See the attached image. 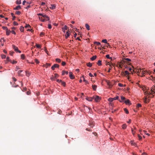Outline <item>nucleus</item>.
<instances>
[{
  "instance_id": "obj_1",
  "label": "nucleus",
  "mask_w": 155,
  "mask_h": 155,
  "mask_svg": "<svg viewBox=\"0 0 155 155\" xmlns=\"http://www.w3.org/2000/svg\"><path fill=\"white\" fill-rule=\"evenodd\" d=\"M12 46L13 48L14 49L15 51L19 53H21V51L18 50L17 47H16L14 45H12Z\"/></svg>"
},
{
  "instance_id": "obj_2",
  "label": "nucleus",
  "mask_w": 155,
  "mask_h": 155,
  "mask_svg": "<svg viewBox=\"0 0 155 155\" xmlns=\"http://www.w3.org/2000/svg\"><path fill=\"white\" fill-rule=\"evenodd\" d=\"M59 65L58 64H54L51 67V69L52 70H54L55 68H58Z\"/></svg>"
},
{
  "instance_id": "obj_3",
  "label": "nucleus",
  "mask_w": 155,
  "mask_h": 155,
  "mask_svg": "<svg viewBox=\"0 0 155 155\" xmlns=\"http://www.w3.org/2000/svg\"><path fill=\"white\" fill-rule=\"evenodd\" d=\"M89 125L91 127H93L94 125V121H90Z\"/></svg>"
},
{
  "instance_id": "obj_4",
  "label": "nucleus",
  "mask_w": 155,
  "mask_h": 155,
  "mask_svg": "<svg viewBox=\"0 0 155 155\" xmlns=\"http://www.w3.org/2000/svg\"><path fill=\"white\" fill-rule=\"evenodd\" d=\"M124 102L127 105H130L131 104L130 103V101L128 99H127L126 100H125L124 101Z\"/></svg>"
},
{
  "instance_id": "obj_5",
  "label": "nucleus",
  "mask_w": 155,
  "mask_h": 155,
  "mask_svg": "<svg viewBox=\"0 0 155 155\" xmlns=\"http://www.w3.org/2000/svg\"><path fill=\"white\" fill-rule=\"evenodd\" d=\"M69 77L71 79H74V76L73 75V73L71 72H69Z\"/></svg>"
},
{
  "instance_id": "obj_6",
  "label": "nucleus",
  "mask_w": 155,
  "mask_h": 155,
  "mask_svg": "<svg viewBox=\"0 0 155 155\" xmlns=\"http://www.w3.org/2000/svg\"><path fill=\"white\" fill-rule=\"evenodd\" d=\"M94 99L96 102H98L101 100V98L99 96H96L94 98Z\"/></svg>"
},
{
  "instance_id": "obj_7",
  "label": "nucleus",
  "mask_w": 155,
  "mask_h": 155,
  "mask_svg": "<svg viewBox=\"0 0 155 155\" xmlns=\"http://www.w3.org/2000/svg\"><path fill=\"white\" fill-rule=\"evenodd\" d=\"M70 36V33H68V31H67L65 35L66 38H67Z\"/></svg>"
},
{
  "instance_id": "obj_8",
  "label": "nucleus",
  "mask_w": 155,
  "mask_h": 155,
  "mask_svg": "<svg viewBox=\"0 0 155 155\" xmlns=\"http://www.w3.org/2000/svg\"><path fill=\"white\" fill-rule=\"evenodd\" d=\"M121 101H120V100H118L120 102H122V101H123L124 102V101H125L124 100L126 99V98L125 97H124L123 96H121Z\"/></svg>"
},
{
  "instance_id": "obj_9",
  "label": "nucleus",
  "mask_w": 155,
  "mask_h": 155,
  "mask_svg": "<svg viewBox=\"0 0 155 155\" xmlns=\"http://www.w3.org/2000/svg\"><path fill=\"white\" fill-rule=\"evenodd\" d=\"M68 29V27H67L66 25L64 26V27L62 28V31L64 32H65V30H67Z\"/></svg>"
},
{
  "instance_id": "obj_10",
  "label": "nucleus",
  "mask_w": 155,
  "mask_h": 155,
  "mask_svg": "<svg viewBox=\"0 0 155 155\" xmlns=\"http://www.w3.org/2000/svg\"><path fill=\"white\" fill-rule=\"evenodd\" d=\"M21 9V7L20 5H18L14 8V10H18Z\"/></svg>"
},
{
  "instance_id": "obj_11",
  "label": "nucleus",
  "mask_w": 155,
  "mask_h": 155,
  "mask_svg": "<svg viewBox=\"0 0 155 155\" xmlns=\"http://www.w3.org/2000/svg\"><path fill=\"white\" fill-rule=\"evenodd\" d=\"M42 16L44 18H48V20H50L48 16L47 15H42Z\"/></svg>"
},
{
  "instance_id": "obj_12",
  "label": "nucleus",
  "mask_w": 155,
  "mask_h": 155,
  "mask_svg": "<svg viewBox=\"0 0 155 155\" xmlns=\"http://www.w3.org/2000/svg\"><path fill=\"white\" fill-rule=\"evenodd\" d=\"M85 26L87 30H89L90 29V26L87 24H85Z\"/></svg>"
},
{
  "instance_id": "obj_13",
  "label": "nucleus",
  "mask_w": 155,
  "mask_h": 155,
  "mask_svg": "<svg viewBox=\"0 0 155 155\" xmlns=\"http://www.w3.org/2000/svg\"><path fill=\"white\" fill-rule=\"evenodd\" d=\"M97 58V56L96 55H94L93 56L92 58H91V59L92 61H94Z\"/></svg>"
},
{
  "instance_id": "obj_14",
  "label": "nucleus",
  "mask_w": 155,
  "mask_h": 155,
  "mask_svg": "<svg viewBox=\"0 0 155 155\" xmlns=\"http://www.w3.org/2000/svg\"><path fill=\"white\" fill-rule=\"evenodd\" d=\"M51 6L50 7V8L51 9H54L55 8V6L54 5H51Z\"/></svg>"
},
{
  "instance_id": "obj_15",
  "label": "nucleus",
  "mask_w": 155,
  "mask_h": 155,
  "mask_svg": "<svg viewBox=\"0 0 155 155\" xmlns=\"http://www.w3.org/2000/svg\"><path fill=\"white\" fill-rule=\"evenodd\" d=\"M93 98L92 97H87L86 98V99L87 100H88L89 101H91L92 100V99H93Z\"/></svg>"
},
{
  "instance_id": "obj_16",
  "label": "nucleus",
  "mask_w": 155,
  "mask_h": 155,
  "mask_svg": "<svg viewBox=\"0 0 155 155\" xmlns=\"http://www.w3.org/2000/svg\"><path fill=\"white\" fill-rule=\"evenodd\" d=\"M66 74H68V71H62V75H64Z\"/></svg>"
},
{
  "instance_id": "obj_17",
  "label": "nucleus",
  "mask_w": 155,
  "mask_h": 155,
  "mask_svg": "<svg viewBox=\"0 0 155 155\" xmlns=\"http://www.w3.org/2000/svg\"><path fill=\"white\" fill-rule=\"evenodd\" d=\"M127 126L126 124H124L122 125V128L124 129H125L126 128Z\"/></svg>"
},
{
  "instance_id": "obj_18",
  "label": "nucleus",
  "mask_w": 155,
  "mask_h": 155,
  "mask_svg": "<svg viewBox=\"0 0 155 155\" xmlns=\"http://www.w3.org/2000/svg\"><path fill=\"white\" fill-rule=\"evenodd\" d=\"M107 85L109 86L110 88H111L113 85V84L110 83H107Z\"/></svg>"
},
{
  "instance_id": "obj_19",
  "label": "nucleus",
  "mask_w": 155,
  "mask_h": 155,
  "mask_svg": "<svg viewBox=\"0 0 155 155\" xmlns=\"http://www.w3.org/2000/svg\"><path fill=\"white\" fill-rule=\"evenodd\" d=\"M6 34L7 35H9L10 33H11L10 31L8 30V29L7 30H6Z\"/></svg>"
},
{
  "instance_id": "obj_20",
  "label": "nucleus",
  "mask_w": 155,
  "mask_h": 155,
  "mask_svg": "<svg viewBox=\"0 0 155 155\" xmlns=\"http://www.w3.org/2000/svg\"><path fill=\"white\" fill-rule=\"evenodd\" d=\"M92 87L93 90L96 91L97 87V86L96 85H93Z\"/></svg>"
},
{
  "instance_id": "obj_21",
  "label": "nucleus",
  "mask_w": 155,
  "mask_h": 155,
  "mask_svg": "<svg viewBox=\"0 0 155 155\" xmlns=\"http://www.w3.org/2000/svg\"><path fill=\"white\" fill-rule=\"evenodd\" d=\"M50 66L51 64H46L44 65V67H45L46 68H47L48 67H50Z\"/></svg>"
},
{
  "instance_id": "obj_22",
  "label": "nucleus",
  "mask_w": 155,
  "mask_h": 155,
  "mask_svg": "<svg viewBox=\"0 0 155 155\" xmlns=\"http://www.w3.org/2000/svg\"><path fill=\"white\" fill-rule=\"evenodd\" d=\"M87 65L88 67H91L92 66V64L89 62L87 64Z\"/></svg>"
},
{
  "instance_id": "obj_23",
  "label": "nucleus",
  "mask_w": 155,
  "mask_h": 155,
  "mask_svg": "<svg viewBox=\"0 0 155 155\" xmlns=\"http://www.w3.org/2000/svg\"><path fill=\"white\" fill-rule=\"evenodd\" d=\"M55 61H56V62L58 63H60L61 61V60L59 58H56L55 59Z\"/></svg>"
},
{
  "instance_id": "obj_24",
  "label": "nucleus",
  "mask_w": 155,
  "mask_h": 155,
  "mask_svg": "<svg viewBox=\"0 0 155 155\" xmlns=\"http://www.w3.org/2000/svg\"><path fill=\"white\" fill-rule=\"evenodd\" d=\"M21 3V0H17L16 3L18 5H19Z\"/></svg>"
},
{
  "instance_id": "obj_25",
  "label": "nucleus",
  "mask_w": 155,
  "mask_h": 155,
  "mask_svg": "<svg viewBox=\"0 0 155 155\" xmlns=\"http://www.w3.org/2000/svg\"><path fill=\"white\" fill-rule=\"evenodd\" d=\"M39 20L42 21L44 22L46 21V19L42 18V17H39Z\"/></svg>"
},
{
  "instance_id": "obj_26",
  "label": "nucleus",
  "mask_w": 155,
  "mask_h": 155,
  "mask_svg": "<svg viewBox=\"0 0 155 155\" xmlns=\"http://www.w3.org/2000/svg\"><path fill=\"white\" fill-rule=\"evenodd\" d=\"M22 71V70H19L18 71V74L19 76H22L21 74V73Z\"/></svg>"
},
{
  "instance_id": "obj_27",
  "label": "nucleus",
  "mask_w": 155,
  "mask_h": 155,
  "mask_svg": "<svg viewBox=\"0 0 155 155\" xmlns=\"http://www.w3.org/2000/svg\"><path fill=\"white\" fill-rule=\"evenodd\" d=\"M20 31L21 32H23L24 30V28L22 26L20 27Z\"/></svg>"
},
{
  "instance_id": "obj_28",
  "label": "nucleus",
  "mask_w": 155,
  "mask_h": 155,
  "mask_svg": "<svg viewBox=\"0 0 155 155\" xmlns=\"http://www.w3.org/2000/svg\"><path fill=\"white\" fill-rule=\"evenodd\" d=\"M97 64L98 65L101 66V60H99Z\"/></svg>"
},
{
  "instance_id": "obj_29",
  "label": "nucleus",
  "mask_w": 155,
  "mask_h": 155,
  "mask_svg": "<svg viewBox=\"0 0 155 155\" xmlns=\"http://www.w3.org/2000/svg\"><path fill=\"white\" fill-rule=\"evenodd\" d=\"M130 143L132 145L135 146L136 144V143H134L133 140H131L130 141Z\"/></svg>"
},
{
  "instance_id": "obj_30",
  "label": "nucleus",
  "mask_w": 155,
  "mask_h": 155,
  "mask_svg": "<svg viewBox=\"0 0 155 155\" xmlns=\"http://www.w3.org/2000/svg\"><path fill=\"white\" fill-rule=\"evenodd\" d=\"M94 44H96L97 45H98V46L101 45L100 43L99 42H98L95 41L94 42Z\"/></svg>"
},
{
  "instance_id": "obj_31",
  "label": "nucleus",
  "mask_w": 155,
  "mask_h": 155,
  "mask_svg": "<svg viewBox=\"0 0 155 155\" xmlns=\"http://www.w3.org/2000/svg\"><path fill=\"white\" fill-rule=\"evenodd\" d=\"M124 111L126 113V114H129V111H128V110L126 108H125L124 109Z\"/></svg>"
},
{
  "instance_id": "obj_32",
  "label": "nucleus",
  "mask_w": 155,
  "mask_h": 155,
  "mask_svg": "<svg viewBox=\"0 0 155 155\" xmlns=\"http://www.w3.org/2000/svg\"><path fill=\"white\" fill-rule=\"evenodd\" d=\"M26 74L27 77H29L30 75V73L28 71H26Z\"/></svg>"
},
{
  "instance_id": "obj_33",
  "label": "nucleus",
  "mask_w": 155,
  "mask_h": 155,
  "mask_svg": "<svg viewBox=\"0 0 155 155\" xmlns=\"http://www.w3.org/2000/svg\"><path fill=\"white\" fill-rule=\"evenodd\" d=\"M15 13L16 15H19L21 14V12L20 11H17L15 12Z\"/></svg>"
},
{
  "instance_id": "obj_34",
  "label": "nucleus",
  "mask_w": 155,
  "mask_h": 155,
  "mask_svg": "<svg viewBox=\"0 0 155 155\" xmlns=\"http://www.w3.org/2000/svg\"><path fill=\"white\" fill-rule=\"evenodd\" d=\"M61 82V85H63L64 87H65L66 85V83L62 81Z\"/></svg>"
},
{
  "instance_id": "obj_35",
  "label": "nucleus",
  "mask_w": 155,
  "mask_h": 155,
  "mask_svg": "<svg viewBox=\"0 0 155 155\" xmlns=\"http://www.w3.org/2000/svg\"><path fill=\"white\" fill-rule=\"evenodd\" d=\"M147 98L146 97L144 100V102L146 103H147L148 102V101H147Z\"/></svg>"
},
{
  "instance_id": "obj_36",
  "label": "nucleus",
  "mask_w": 155,
  "mask_h": 155,
  "mask_svg": "<svg viewBox=\"0 0 155 155\" xmlns=\"http://www.w3.org/2000/svg\"><path fill=\"white\" fill-rule=\"evenodd\" d=\"M119 98V97L118 96H117V97H114L113 98V99L114 100H118Z\"/></svg>"
},
{
  "instance_id": "obj_37",
  "label": "nucleus",
  "mask_w": 155,
  "mask_h": 155,
  "mask_svg": "<svg viewBox=\"0 0 155 155\" xmlns=\"http://www.w3.org/2000/svg\"><path fill=\"white\" fill-rule=\"evenodd\" d=\"M102 42L105 43H107V40L106 39L103 40L102 41Z\"/></svg>"
},
{
  "instance_id": "obj_38",
  "label": "nucleus",
  "mask_w": 155,
  "mask_h": 155,
  "mask_svg": "<svg viewBox=\"0 0 155 155\" xmlns=\"http://www.w3.org/2000/svg\"><path fill=\"white\" fill-rule=\"evenodd\" d=\"M131 131L132 134L134 136L136 133V132L135 131H134L133 129L132 128H131Z\"/></svg>"
},
{
  "instance_id": "obj_39",
  "label": "nucleus",
  "mask_w": 155,
  "mask_h": 155,
  "mask_svg": "<svg viewBox=\"0 0 155 155\" xmlns=\"http://www.w3.org/2000/svg\"><path fill=\"white\" fill-rule=\"evenodd\" d=\"M124 60L128 61H131V60L128 58H124Z\"/></svg>"
},
{
  "instance_id": "obj_40",
  "label": "nucleus",
  "mask_w": 155,
  "mask_h": 155,
  "mask_svg": "<svg viewBox=\"0 0 155 155\" xmlns=\"http://www.w3.org/2000/svg\"><path fill=\"white\" fill-rule=\"evenodd\" d=\"M141 106V104H138L137 105V106H136V107H137V108H139V107H140Z\"/></svg>"
},
{
  "instance_id": "obj_41",
  "label": "nucleus",
  "mask_w": 155,
  "mask_h": 155,
  "mask_svg": "<svg viewBox=\"0 0 155 155\" xmlns=\"http://www.w3.org/2000/svg\"><path fill=\"white\" fill-rule=\"evenodd\" d=\"M1 57L2 59H5V58L6 56L5 55L2 54L1 55Z\"/></svg>"
},
{
  "instance_id": "obj_42",
  "label": "nucleus",
  "mask_w": 155,
  "mask_h": 155,
  "mask_svg": "<svg viewBox=\"0 0 155 155\" xmlns=\"http://www.w3.org/2000/svg\"><path fill=\"white\" fill-rule=\"evenodd\" d=\"M13 23L14 25L15 26L17 25H18V23L17 22L15 21H14L13 22Z\"/></svg>"
},
{
  "instance_id": "obj_43",
  "label": "nucleus",
  "mask_w": 155,
  "mask_h": 155,
  "mask_svg": "<svg viewBox=\"0 0 155 155\" xmlns=\"http://www.w3.org/2000/svg\"><path fill=\"white\" fill-rule=\"evenodd\" d=\"M125 74H124V73H123V74H125L126 75H128L129 74V73L127 71H126L124 72Z\"/></svg>"
},
{
  "instance_id": "obj_44",
  "label": "nucleus",
  "mask_w": 155,
  "mask_h": 155,
  "mask_svg": "<svg viewBox=\"0 0 155 155\" xmlns=\"http://www.w3.org/2000/svg\"><path fill=\"white\" fill-rule=\"evenodd\" d=\"M83 81L85 82L86 83L88 84V81L85 79L84 76H83Z\"/></svg>"
},
{
  "instance_id": "obj_45",
  "label": "nucleus",
  "mask_w": 155,
  "mask_h": 155,
  "mask_svg": "<svg viewBox=\"0 0 155 155\" xmlns=\"http://www.w3.org/2000/svg\"><path fill=\"white\" fill-rule=\"evenodd\" d=\"M108 100L110 102H112L114 100L113 99V98H109L108 99Z\"/></svg>"
},
{
  "instance_id": "obj_46",
  "label": "nucleus",
  "mask_w": 155,
  "mask_h": 155,
  "mask_svg": "<svg viewBox=\"0 0 155 155\" xmlns=\"http://www.w3.org/2000/svg\"><path fill=\"white\" fill-rule=\"evenodd\" d=\"M0 41L1 42H4L5 41V40L4 38H2L1 39Z\"/></svg>"
},
{
  "instance_id": "obj_47",
  "label": "nucleus",
  "mask_w": 155,
  "mask_h": 155,
  "mask_svg": "<svg viewBox=\"0 0 155 155\" xmlns=\"http://www.w3.org/2000/svg\"><path fill=\"white\" fill-rule=\"evenodd\" d=\"M106 57L107 58L109 59H112V58L111 57H110V56L109 54H107L106 56Z\"/></svg>"
},
{
  "instance_id": "obj_48",
  "label": "nucleus",
  "mask_w": 155,
  "mask_h": 155,
  "mask_svg": "<svg viewBox=\"0 0 155 155\" xmlns=\"http://www.w3.org/2000/svg\"><path fill=\"white\" fill-rule=\"evenodd\" d=\"M36 47L38 48H41V46L39 44H36Z\"/></svg>"
},
{
  "instance_id": "obj_49",
  "label": "nucleus",
  "mask_w": 155,
  "mask_h": 155,
  "mask_svg": "<svg viewBox=\"0 0 155 155\" xmlns=\"http://www.w3.org/2000/svg\"><path fill=\"white\" fill-rule=\"evenodd\" d=\"M2 28L3 29L5 30H7L8 29L7 27L3 26L2 27Z\"/></svg>"
},
{
  "instance_id": "obj_50",
  "label": "nucleus",
  "mask_w": 155,
  "mask_h": 155,
  "mask_svg": "<svg viewBox=\"0 0 155 155\" xmlns=\"http://www.w3.org/2000/svg\"><path fill=\"white\" fill-rule=\"evenodd\" d=\"M145 72L146 73H147V71H142V76H144V74L145 73Z\"/></svg>"
},
{
  "instance_id": "obj_51",
  "label": "nucleus",
  "mask_w": 155,
  "mask_h": 155,
  "mask_svg": "<svg viewBox=\"0 0 155 155\" xmlns=\"http://www.w3.org/2000/svg\"><path fill=\"white\" fill-rule=\"evenodd\" d=\"M21 58L22 59H24L25 55L23 54H22L21 55Z\"/></svg>"
},
{
  "instance_id": "obj_52",
  "label": "nucleus",
  "mask_w": 155,
  "mask_h": 155,
  "mask_svg": "<svg viewBox=\"0 0 155 155\" xmlns=\"http://www.w3.org/2000/svg\"><path fill=\"white\" fill-rule=\"evenodd\" d=\"M35 61L37 64H38L39 63L38 60L36 59H35Z\"/></svg>"
},
{
  "instance_id": "obj_53",
  "label": "nucleus",
  "mask_w": 155,
  "mask_h": 155,
  "mask_svg": "<svg viewBox=\"0 0 155 155\" xmlns=\"http://www.w3.org/2000/svg\"><path fill=\"white\" fill-rule=\"evenodd\" d=\"M25 28L31 27V26L28 24H26V26H25Z\"/></svg>"
},
{
  "instance_id": "obj_54",
  "label": "nucleus",
  "mask_w": 155,
  "mask_h": 155,
  "mask_svg": "<svg viewBox=\"0 0 155 155\" xmlns=\"http://www.w3.org/2000/svg\"><path fill=\"white\" fill-rule=\"evenodd\" d=\"M11 32L12 34L15 35L16 33L15 32L14 30H12L11 31H10Z\"/></svg>"
},
{
  "instance_id": "obj_55",
  "label": "nucleus",
  "mask_w": 155,
  "mask_h": 155,
  "mask_svg": "<svg viewBox=\"0 0 155 155\" xmlns=\"http://www.w3.org/2000/svg\"><path fill=\"white\" fill-rule=\"evenodd\" d=\"M14 53V51H10L9 52V54L11 55H12Z\"/></svg>"
},
{
  "instance_id": "obj_56",
  "label": "nucleus",
  "mask_w": 155,
  "mask_h": 155,
  "mask_svg": "<svg viewBox=\"0 0 155 155\" xmlns=\"http://www.w3.org/2000/svg\"><path fill=\"white\" fill-rule=\"evenodd\" d=\"M54 77L55 78H57L58 77V75L57 74H54Z\"/></svg>"
},
{
  "instance_id": "obj_57",
  "label": "nucleus",
  "mask_w": 155,
  "mask_h": 155,
  "mask_svg": "<svg viewBox=\"0 0 155 155\" xmlns=\"http://www.w3.org/2000/svg\"><path fill=\"white\" fill-rule=\"evenodd\" d=\"M61 64L63 66H64L66 64V63L64 61H62Z\"/></svg>"
},
{
  "instance_id": "obj_58",
  "label": "nucleus",
  "mask_w": 155,
  "mask_h": 155,
  "mask_svg": "<svg viewBox=\"0 0 155 155\" xmlns=\"http://www.w3.org/2000/svg\"><path fill=\"white\" fill-rule=\"evenodd\" d=\"M138 137L139 138V140H140L142 139V137L140 136L139 134L138 135Z\"/></svg>"
},
{
  "instance_id": "obj_59",
  "label": "nucleus",
  "mask_w": 155,
  "mask_h": 155,
  "mask_svg": "<svg viewBox=\"0 0 155 155\" xmlns=\"http://www.w3.org/2000/svg\"><path fill=\"white\" fill-rule=\"evenodd\" d=\"M31 7V6L30 5H28L25 8H26V9H28L29 8H30Z\"/></svg>"
},
{
  "instance_id": "obj_60",
  "label": "nucleus",
  "mask_w": 155,
  "mask_h": 155,
  "mask_svg": "<svg viewBox=\"0 0 155 155\" xmlns=\"http://www.w3.org/2000/svg\"><path fill=\"white\" fill-rule=\"evenodd\" d=\"M17 63V61H15L13 60V61L12 62V63L13 64H16Z\"/></svg>"
},
{
  "instance_id": "obj_61",
  "label": "nucleus",
  "mask_w": 155,
  "mask_h": 155,
  "mask_svg": "<svg viewBox=\"0 0 155 155\" xmlns=\"http://www.w3.org/2000/svg\"><path fill=\"white\" fill-rule=\"evenodd\" d=\"M48 28L49 29H51V24H49L48 25Z\"/></svg>"
},
{
  "instance_id": "obj_62",
  "label": "nucleus",
  "mask_w": 155,
  "mask_h": 155,
  "mask_svg": "<svg viewBox=\"0 0 155 155\" xmlns=\"http://www.w3.org/2000/svg\"><path fill=\"white\" fill-rule=\"evenodd\" d=\"M118 86L120 87H122L123 86V84L121 83H119L118 84Z\"/></svg>"
},
{
  "instance_id": "obj_63",
  "label": "nucleus",
  "mask_w": 155,
  "mask_h": 155,
  "mask_svg": "<svg viewBox=\"0 0 155 155\" xmlns=\"http://www.w3.org/2000/svg\"><path fill=\"white\" fill-rule=\"evenodd\" d=\"M151 89L154 90V89H155V85L151 87Z\"/></svg>"
},
{
  "instance_id": "obj_64",
  "label": "nucleus",
  "mask_w": 155,
  "mask_h": 155,
  "mask_svg": "<svg viewBox=\"0 0 155 155\" xmlns=\"http://www.w3.org/2000/svg\"><path fill=\"white\" fill-rule=\"evenodd\" d=\"M57 81L59 83L62 82V81L61 80L57 79Z\"/></svg>"
}]
</instances>
